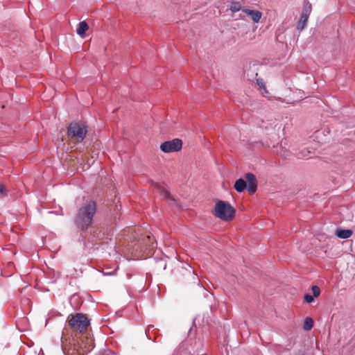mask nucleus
Returning a JSON list of instances; mask_svg holds the SVG:
<instances>
[{
	"instance_id": "6",
	"label": "nucleus",
	"mask_w": 355,
	"mask_h": 355,
	"mask_svg": "<svg viewBox=\"0 0 355 355\" xmlns=\"http://www.w3.org/2000/svg\"><path fill=\"white\" fill-rule=\"evenodd\" d=\"M245 178L246 179L248 191L251 194L254 193L257 187L256 177L252 173H248L245 175Z\"/></svg>"
},
{
	"instance_id": "17",
	"label": "nucleus",
	"mask_w": 355,
	"mask_h": 355,
	"mask_svg": "<svg viewBox=\"0 0 355 355\" xmlns=\"http://www.w3.org/2000/svg\"><path fill=\"white\" fill-rule=\"evenodd\" d=\"M160 193L162 196H163L164 198H168L169 199H171L173 200L171 196V193L166 191V189H163V188H161L160 189Z\"/></svg>"
},
{
	"instance_id": "20",
	"label": "nucleus",
	"mask_w": 355,
	"mask_h": 355,
	"mask_svg": "<svg viewBox=\"0 0 355 355\" xmlns=\"http://www.w3.org/2000/svg\"><path fill=\"white\" fill-rule=\"evenodd\" d=\"M103 355H118L116 353H114L110 351L105 352Z\"/></svg>"
},
{
	"instance_id": "19",
	"label": "nucleus",
	"mask_w": 355,
	"mask_h": 355,
	"mask_svg": "<svg viewBox=\"0 0 355 355\" xmlns=\"http://www.w3.org/2000/svg\"><path fill=\"white\" fill-rule=\"evenodd\" d=\"M6 193V189L3 185L0 184V194L3 195Z\"/></svg>"
},
{
	"instance_id": "2",
	"label": "nucleus",
	"mask_w": 355,
	"mask_h": 355,
	"mask_svg": "<svg viewBox=\"0 0 355 355\" xmlns=\"http://www.w3.org/2000/svg\"><path fill=\"white\" fill-rule=\"evenodd\" d=\"M87 133V126L83 122H72L67 128V139L73 144L83 141Z\"/></svg>"
},
{
	"instance_id": "8",
	"label": "nucleus",
	"mask_w": 355,
	"mask_h": 355,
	"mask_svg": "<svg viewBox=\"0 0 355 355\" xmlns=\"http://www.w3.org/2000/svg\"><path fill=\"white\" fill-rule=\"evenodd\" d=\"M243 12L249 16L254 23H258L261 18L262 13L259 10L243 9Z\"/></svg>"
},
{
	"instance_id": "22",
	"label": "nucleus",
	"mask_w": 355,
	"mask_h": 355,
	"mask_svg": "<svg viewBox=\"0 0 355 355\" xmlns=\"http://www.w3.org/2000/svg\"><path fill=\"white\" fill-rule=\"evenodd\" d=\"M151 248H154L153 243L151 245Z\"/></svg>"
},
{
	"instance_id": "16",
	"label": "nucleus",
	"mask_w": 355,
	"mask_h": 355,
	"mask_svg": "<svg viewBox=\"0 0 355 355\" xmlns=\"http://www.w3.org/2000/svg\"><path fill=\"white\" fill-rule=\"evenodd\" d=\"M312 292H313V296L314 297H317L320 295V290L318 286H313L311 288Z\"/></svg>"
},
{
	"instance_id": "15",
	"label": "nucleus",
	"mask_w": 355,
	"mask_h": 355,
	"mask_svg": "<svg viewBox=\"0 0 355 355\" xmlns=\"http://www.w3.org/2000/svg\"><path fill=\"white\" fill-rule=\"evenodd\" d=\"M313 326V320L311 318H306L304 321L303 328L306 331L311 330Z\"/></svg>"
},
{
	"instance_id": "21",
	"label": "nucleus",
	"mask_w": 355,
	"mask_h": 355,
	"mask_svg": "<svg viewBox=\"0 0 355 355\" xmlns=\"http://www.w3.org/2000/svg\"><path fill=\"white\" fill-rule=\"evenodd\" d=\"M146 240H148V241H149V240H150V236H146V239H145V241H144L145 243L147 245Z\"/></svg>"
},
{
	"instance_id": "11",
	"label": "nucleus",
	"mask_w": 355,
	"mask_h": 355,
	"mask_svg": "<svg viewBox=\"0 0 355 355\" xmlns=\"http://www.w3.org/2000/svg\"><path fill=\"white\" fill-rule=\"evenodd\" d=\"M336 235L341 239H348L352 235V231L350 230L337 229Z\"/></svg>"
},
{
	"instance_id": "13",
	"label": "nucleus",
	"mask_w": 355,
	"mask_h": 355,
	"mask_svg": "<svg viewBox=\"0 0 355 355\" xmlns=\"http://www.w3.org/2000/svg\"><path fill=\"white\" fill-rule=\"evenodd\" d=\"M242 8H243V4L239 1H232L230 6V10L232 12H236L239 10L243 11V9Z\"/></svg>"
},
{
	"instance_id": "3",
	"label": "nucleus",
	"mask_w": 355,
	"mask_h": 355,
	"mask_svg": "<svg viewBox=\"0 0 355 355\" xmlns=\"http://www.w3.org/2000/svg\"><path fill=\"white\" fill-rule=\"evenodd\" d=\"M235 214L234 209L229 202L217 200L216 202L214 215L225 221H230L233 219Z\"/></svg>"
},
{
	"instance_id": "5",
	"label": "nucleus",
	"mask_w": 355,
	"mask_h": 355,
	"mask_svg": "<svg viewBox=\"0 0 355 355\" xmlns=\"http://www.w3.org/2000/svg\"><path fill=\"white\" fill-rule=\"evenodd\" d=\"M182 142L179 139H174L162 143L160 149L164 153H172L179 151L182 148Z\"/></svg>"
},
{
	"instance_id": "7",
	"label": "nucleus",
	"mask_w": 355,
	"mask_h": 355,
	"mask_svg": "<svg viewBox=\"0 0 355 355\" xmlns=\"http://www.w3.org/2000/svg\"><path fill=\"white\" fill-rule=\"evenodd\" d=\"M81 344L78 343L80 345V347L83 349V352H88L91 351L94 348V343L93 340L91 338H88L87 336H82L80 338Z\"/></svg>"
},
{
	"instance_id": "10",
	"label": "nucleus",
	"mask_w": 355,
	"mask_h": 355,
	"mask_svg": "<svg viewBox=\"0 0 355 355\" xmlns=\"http://www.w3.org/2000/svg\"><path fill=\"white\" fill-rule=\"evenodd\" d=\"M247 182L242 178L237 180L234 184V189L238 192H243L245 189H247Z\"/></svg>"
},
{
	"instance_id": "12",
	"label": "nucleus",
	"mask_w": 355,
	"mask_h": 355,
	"mask_svg": "<svg viewBox=\"0 0 355 355\" xmlns=\"http://www.w3.org/2000/svg\"><path fill=\"white\" fill-rule=\"evenodd\" d=\"M312 10V5L308 1L304 3V7L302 11V15L309 17V15Z\"/></svg>"
},
{
	"instance_id": "18",
	"label": "nucleus",
	"mask_w": 355,
	"mask_h": 355,
	"mask_svg": "<svg viewBox=\"0 0 355 355\" xmlns=\"http://www.w3.org/2000/svg\"><path fill=\"white\" fill-rule=\"evenodd\" d=\"M313 298H314V297L309 294H306L304 295V300L308 303L312 302L313 301Z\"/></svg>"
},
{
	"instance_id": "1",
	"label": "nucleus",
	"mask_w": 355,
	"mask_h": 355,
	"mask_svg": "<svg viewBox=\"0 0 355 355\" xmlns=\"http://www.w3.org/2000/svg\"><path fill=\"white\" fill-rule=\"evenodd\" d=\"M96 205L94 201L86 202L78 210L75 222L82 229L87 228L92 223Z\"/></svg>"
},
{
	"instance_id": "4",
	"label": "nucleus",
	"mask_w": 355,
	"mask_h": 355,
	"mask_svg": "<svg viewBox=\"0 0 355 355\" xmlns=\"http://www.w3.org/2000/svg\"><path fill=\"white\" fill-rule=\"evenodd\" d=\"M69 324L73 331L83 333L87 331L89 320L85 315L77 313L69 320Z\"/></svg>"
},
{
	"instance_id": "14",
	"label": "nucleus",
	"mask_w": 355,
	"mask_h": 355,
	"mask_svg": "<svg viewBox=\"0 0 355 355\" xmlns=\"http://www.w3.org/2000/svg\"><path fill=\"white\" fill-rule=\"evenodd\" d=\"M308 19L309 17L301 15L298 24L297 26V29L299 30L300 31H302L306 26Z\"/></svg>"
},
{
	"instance_id": "9",
	"label": "nucleus",
	"mask_w": 355,
	"mask_h": 355,
	"mask_svg": "<svg viewBox=\"0 0 355 355\" xmlns=\"http://www.w3.org/2000/svg\"><path fill=\"white\" fill-rule=\"evenodd\" d=\"M89 26L88 24L85 21H80L78 24L76 32L77 34L79 35L82 38L85 37V32L88 30Z\"/></svg>"
}]
</instances>
